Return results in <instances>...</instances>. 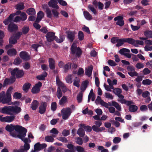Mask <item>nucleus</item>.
<instances>
[{
    "instance_id": "obj_1",
    "label": "nucleus",
    "mask_w": 152,
    "mask_h": 152,
    "mask_svg": "<svg viewBox=\"0 0 152 152\" xmlns=\"http://www.w3.org/2000/svg\"><path fill=\"white\" fill-rule=\"evenodd\" d=\"M6 130L10 132L12 137L22 139V137H25L27 130L22 126L19 125H14L12 124L7 125L5 127Z\"/></svg>"
},
{
    "instance_id": "obj_2",
    "label": "nucleus",
    "mask_w": 152,
    "mask_h": 152,
    "mask_svg": "<svg viewBox=\"0 0 152 152\" xmlns=\"http://www.w3.org/2000/svg\"><path fill=\"white\" fill-rule=\"evenodd\" d=\"M18 106L16 105L14 106H5L3 107H1L0 112L8 115L17 114L21 111L20 108L18 107Z\"/></svg>"
},
{
    "instance_id": "obj_3",
    "label": "nucleus",
    "mask_w": 152,
    "mask_h": 152,
    "mask_svg": "<svg viewBox=\"0 0 152 152\" xmlns=\"http://www.w3.org/2000/svg\"><path fill=\"white\" fill-rule=\"evenodd\" d=\"M5 93L3 91L0 93V102H1L3 104H7L8 105H19L20 104L18 102H11V97L6 95V97H5Z\"/></svg>"
},
{
    "instance_id": "obj_4",
    "label": "nucleus",
    "mask_w": 152,
    "mask_h": 152,
    "mask_svg": "<svg viewBox=\"0 0 152 152\" xmlns=\"http://www.w3.org/2000/svg\"><path fill=\"white\" fill-rule=\"evenodd\" d=\"M25 137H22V139H20L25 143L23 147H21L19 150L15 149L14 150L13 152H27L28 150L30 149V145L29 143L31 142L30 139L25 138Z\"/></svg>"
},
{
    "instance_id": "obj_5",
    "label": "nucleus",
    "mask_w": 152,
    "mask_h": 152,
    "mask_svg": "<svg viewBox=\"0 0 152 152\" xmlns=\"http://www.w3.org/2000/svg\"><path fill=\"white\" fill-rule=\"evenodd\" d=\"M72 53L75 55L77 57L80 56L81 54V52L79 48L77 47L76 43L75 42L73 43L71 47Z\"/></svg>"
},
{
    "instance_id": "obj_6",
    "label": "nucleus",
    "mask_w": 152,
    "mask_h": 152,
    "mask_svg": "<svg viewBox=\"0 0 152 152\" xmlns=\"http://www.w3.org/2000/svg\"><path fill=\"white\" fill-rule=\"evenodd\" d=\"M61 112L63 119L64 120H66L70 115L72 111L70 108L67 107L61 110Z\"/></svg>"
},
{
    "instance_id": "obj_7",
    "label": "nucleus",
    "mask_w": 152,
    "mask_h": 152,
    "mask_svg": "<svg viewBox=\"0 0 152 152\" xmlns=\"http://www.w3.org/2000/svg\"><path fill=\"white\" fill-rule=\"evenodd\" d=\"M11 73L13 76H16L17 77L20 78L23 75L24 73L22 70H19L17 68H15L12 71Z\"/></svg>"
},
{
    "instance_id": "obj_8",
    "label": "nucleus",
    "mask_w": 152,
    "mask_h": 152,
    "mask_svg": "<svg viewBox=\"0 0 152 152\" xmlns=\"http://www.w3.org/2000/svg\"><path fill=\"white\" fill-rule=\"evenodd\" d=\"M15 116L14 115L7 116L0 118V121L2 122H5L10 123L12 122L15 119Z\"/></svg>"
},
{
    "instance_id": "obj_9",
    "label": "nucleus",
    "mask_w": 152,
    "mask_h": 152,
    "mask_svg": "<svg viewBox=\"0 0 152 152\" xmlns=\"http://www.w3.org/2000/svg\"><path fill=\"white\" fill-rule=\"evenodd\" d=\"M42 84L40 82L36 84L32 88L31 92L33 94H37L40 91V88L42 86Z\"/></svg>"
},
{
    "instance_id": "obj_10",
    "label": "nucleus",
    "mask_w": 152,
    "mask_h": 152,
    "mask_svg": "<svg viewBox=\"0 0 152 152\" xmlns=\"http://www.w3.org/2000/svg\"><path fill=\"white\" fill-rule=\"evenodd\" d=\"M114 20L116 22V24L120 26H123L124 24L123 18L122 16H118L114 18Z\"/></svg>"
},
{
    "instance_id": "obj_11",
    "label": "nucleus",
    "mask_w": 152,
    "mask_h": 152,
    "mask_svg": "<svg viewBox=\"0 0 152 152\" xmlns=\"http://www.w3.org/2000/svg\"><path fill=\"white\" fill-rule=\"evenodd\" d=\"M128 74L131 76L133 77L137 75V73L135 71L134 68L131 66H129L127 67Z\"/></svg>"
},
{
    "instance_id": "obj_12",
    "label": "nucleus",
    "mask_w": 152,
    "mask_h": 152,
    "mask_svg": "<svg viewBox=\"0 0 152 152\" xmlns=\"http://www.w3.org/2000/svg\"><path fill=\"white\" fill-rule=\"evenodd\" d=\"M47 146L46 144L43 143L40 144L39 142H38L36 144L34 145V150L32 151H38L41 150L42 149L45 148Z\"/></svg>"
},
{
    "instance_id": "obj_13",
    "label": "nucleus",
    "mask_w": 152,
    "mask_h": 152,
    "mask_svg": "<svg viewBox=\"0 0 152 152\" xmlns=\"http://www.w3.org/2000/svg\"><path fill=\"white\" fill-rule=\"evenodd\" d=\"M47 41L48 42H51L56 38L55 33L52 32H49L47 33L46 35Z\"/></svg>"
},
{
    "instance_id": "obj_14",
    "label": "nucleus",
    "mask_w": 152,
    "mask_h": 152,
    "mask_svg": "<svg viewBox=\"0 0 152 152\" xmlns=\"http://www.w3.org/2000/svg\"><path fill=\"white\" fill-rule=\"evenodd\" d=\"M95 102L96 104H100L108 108V104L102 100L101 97L99 96H97Z\"/></svg>"
},
{
    "instance_id": "obj_15",
    "label": "nucleus",
    "mask_w": 152,
    "mask_h": 152,
    "mask_svg": "<svg viewBox=\"0 0 152 152\" xmlns=\"http://www.w3.org/2000/svg\"><path fill=\"white\" fill-rule=\"evenodd\" d=\"M46 106L47 104L46 102H42L39 107V113L41 114L44 113L45 111Z\"/></svg>"
},
{
    "instance_id": "obj_16",
    "label": "nucleus",
    "mask_w": 152,
    "mask_h": 152,
    "mask_svg": "<svg viewBox=\"0 0 152 152\" xmlns=\"http://www.w3.org/2000/svg\"><path fill=\"white\" fill-rule=\"evenodd\" d=\"M57 4V2L56 0H50V1L48 2V4L50 7L56 9L59 8Z\"/></svg>"
},
{
    "instance_id": "obj_17",
    "label": "nucleus",
    "mask_w": 152,
    "mask_h": 152,
    "mask_svg": "<svg viewBox=\"0 0 152 152\" xmlns=\"http://www.w3.org/2000/svg\"><path fill=\"white\" fill-rule=\"evenodd\" d=\"M20 57L23 59L27 60L30 59L29 55L26 52L22 51L20 53Z\"/></svg>"
},
{
    "instance_id": "obj_18",
    "label": "nucleus",
    "mask_w": 152,
    "mask_h": 152,
    "mask_svg": "<svg viewBox=\"0 0 152 152\" xmlns=\"http://www.w3.org/2000/svg\"><path fill=\"white\" fill-rule=\"evenodd\" d=\"M15 16L14 14H11L9 17L5 20L4 23L5 25H7L9 23H11L13 21V18Z\"/></svg>"
},
{
    "instance_id": "obj_19",
    "label": "nucleus",
    "mask_w": 152,
    "mask_h": 152,
    "mask_svg": "<svg viewBox=\"0 0 152 152\" xmlns=\"http://www.w3.org/2000/svg\"><path fill=\"white\" fill-rule=\"evenodd\" d=\"M17 28V26L13 23H10L8 26V30L11 32L16 31Z\"/></svg>"
},
{
    "instance_id": "obj_20",
    "label": "nucleus",
    "mask_w": 152,
    "mask_h": 152,
    "mask_svg": "<svg viewBox=\"0 0 152 152\" xmlns=\"http://www.w3.org/2000/svg\"><path fill=\"white\" fill-rule=\"evenodd\" d=\"M19 38V36L16 35L15 36H12L9 39V42L10 44H14L16 43L17 40Z\"/></svg>"
},
{
    "instance_id": "obj_21",
    "label": "nucleus",
    "mask_w": 152,
    "mask_h": 152,
    "mask_svg": "<svg viewBox=\"0 0 152 152\" xmlns=\"http://www.w3.org/2000/svg\"><path fill=\"white\" fill-rule=\"evenodd\" d=\"M93 69L92 66L90 65L88 68H87L85 70V74L88 77H90L92 73V71Z\"/></svg>"
},
{
    "instance_id": "obj_22",
    "label": "nucleus",
    "mask_w": 152,
    "mask_h": 152,
    "mask_svg": "<svg viewBox=\"0 0 152 152\" xmlns=\"http://www.w3.org/2000/svg\"><path fill=\"white\" fill-rule=\"evenodd\" d=\"M99 127L96 125H94L92 126V129L94 131L96 132H101L105 129L104 127Z\"/></svg>"
},
{
    "instance_id": "obj_23",
    "label": "nucleus",
    "mask_w": 152,
    "mask_h": 152,
    "mask_svg": "<svg viewBox=\"0 0 152 152\" xmlns=\"http://www.w3.org/2000/svg\"><path fill=\"white\" fill-rule=\"evenodd\" d=\"M125 42L129 44L133 45L135 47H137V45L135 44V40L132 38H125Z\"/></svg>"
},
{
    "instance_id": "obj_24",
    "label": "nucleus",
    "mask_w": 152,
    "mask_h": 152,
    "mask_svg": "<svg viewBox=\"0 0 152 152\" xmlns=\"http://www.w3.org/2000/svg\"><path fill=\"white\" fill-rule=\"evenodd\" d=\"M31 86V84L30 83H25L23 86V90L24 92H27L28 91Z\"/></svg>"
},
{
    "instance_id": "obj_25",
    "label": "nucleus",
    "mask_w": 152,
    "mask_h": 152,
    "mask_svg": "<svg viewBox=\"0 0 152 152\" xmlns=\"http://www.w3.org/2000/svg\"><path fill=\"white\" fill-rule=\"evenodd\" d=\"M44 14L42 11H39L37 14V17L36 20V22H39L43 17Z\"/></svg>"
},
{
    "instance_id": "obj_26",
    "label": "nucleus",
    "mask_w": 152,
    "mask_h": 152,
    "mask_svg": "<svg viewBox=\"0 0 152 152\" xmlns=\"http://www.w3.org/2000/svg\"><path fill=\"white\" fill-rule=\"evenodd\" d=\"M49 62L50 68L51 69H54L55 68V62L51 58H49Z\"/></svg>"
},
{
    "instance_id": "obj_27",
    "label": "nucleus",
    "mask_w": 152,
    "mask_h": 152,
    "mask_svg": "<svg viewBox=\"0 0 152 152\" xmlns=\"http://www.w3.org/2000/svg\"><path fill=\"white\" fill-rule=\"evenodd\" d=\"M75 33L74 32H69L68 33L67 37L71 41H72L74 38Z\"/></svg>"
},
{
    "instance_id": "obj_28",
    "label": "nucleus",
    "mask_w": 152,
    "mask_h": 152,
    "mask_svg": "<svg viewBox=\"0 0 152 152\" xmlns=\"http://www.w3.org/2000/svg\"><path fill=\"white\" fill-rule=\"evenodd\" d=\"M39 102L36 100H34L33 101L31 104V107L33 110H35L38 106Z\"/></svg>"
},
{
    "instance_id": "obj_29",
    "label": "nucleus",
    "mask_w": 152,
    "mask_h": 152,
    "mask_svg": "<svg viewBox=\"0 0 152 152\" xmlns=\"http://www.w3.org/2000/svg\"><path fill=\"white\" fill-rule=\"evenodd\" d=\"M88 83L87 81H85L83 82L82 85L81 86V92H82L86 90L87 87Z\"/></svg>"
},
{
    "instance_id": "obj_30",
    "label": "nucleus",
    "mask_w": 152,
    "mask_h": 152,
    "mask_svg": "<svg viewBox=\"0 0 152 152\" xmlns=\"http://www.w3.org/2000/svg\"><path fill=\"white\" fill-rule=\"evenodd\" d=\"M7 53L9 55L12 56L16 55V51L15 49L12 48L9 50L7 51Z\"/></svg>"
},
{
    "instance_id": "obj_31",
    "label": "nucleus",
    "mask_w": 152,
    "mask_h": 152,
    "mask_svg": "<svg viewBox=\"0 0 152 152\" xmlns=\"http://www.w3.org/2000/svg\"><path fill=\"white\" fill-rule=\"evenodd\" d=\"M83 15L85 18L87 20H90L92 19V17L91 15L87 11H84Z\"/></svg>"
},
{
    "instance_id": "obj_32",
    "label": "nucleus",
    "mask_w": 152,
    "mask_h": 152,
    "mask_svg": "<svg viewBox=\"0 0 152 152\" xmlns=\"http://www.w3.org/2000/svg\"><path fill=\"white\" fill-rule=\"evenodd\" d=\"M111 105L115 107L118 110L121 111V107L118 103L112 101L111 102Z\"/></svg>"
},
{
    "instance_id": "obj_33",
    "label": "nucleus",
    "mask_w": 152,
    "mask_h": 152,
    "mask_svg": "<svg viewBox=\"0 0 152 152\" xmlns=\"http://www.w3.org/2000/svg\"><path fill=\"white\" fill-rule=\"evenodd\" d=\"M26 12L29 15H34L36 14L35 10L32 8L28 9L26 11Z\"/></svg>"
},
{
    "instance_id": "obj_34",
    "label": "nucleus",
    "mask_w": 152,
    "mask_h": 152,
    "mask_svg": "<svg viewBox=\"0 0 152 152\" xmlns=\"http://www.w3.org/2000/svg\"><path fill=\"white\" fill-rule=\"evenodd\" d=\"M77 133L79 136L81 137H83L85 134L84 131L81 128H79L78 130Z\"/></svg>"
},
{
    "instance_id": "obj_35",
    "label": "nucleus",
    "mask_w": 152,
    "mask_h": 152,
    "mask_svg": "<svg viewBox=\"0 0 152 152\" xmlns=\"http://www.w3.org/2000/svg\"><path fill=\"white\" fill-rule=\"evenodd\" d=\"M130 52V50L129 49L125 48L121 49L119 51L120 53L124 55H125L126 53H129Z\"/></svg>"
},
{
    "instance_id": "obj_36",
    "label": "nucleus",
    "mask_w": 152,
    "mask_h": 152,
    "mask_svg": "<svg viewBox=\"0 0 152 152\" xmlns=\"http://www.w3.org/2000/svg\"><path fill=\"white\" fill-rule=\"evenodd\" d=\"M67 147L72 152H75L76 147L73 145L71 144H68L66 145Z\"/></svg>"
},
{
    "instance_id": "obj_37",
    "label": "nucleus",
    "mask_w": 152,
    "mask_h": 152,
    "mask_svg": "<svg viewBox=\"0 0 152 152\" xmlns=\"http://www.w3.org/2000/svg\"><path fill=\"white\" fill-rule=\"evenodd\" d=\"M81 127L83 128L87 132H90L91 130V127L89 126H86L84 124H81L80 125Z\"/></svg>"
},
{
    "instance_id": "obj_38",
    "label": "nucleus",
    "mask_w": 152,
    "mask_h": 152,
    "mask_svg": "<svg viewBox=\"0 0 152 152\" xmlns=\"http://www.w3.org/2000/svg\"><path fill=\"white\" fill-rule=\"evenodd\" d=\"M56 83L58 86V88H61L64 86V84L61 82L59 78L58 77H56Z\"/></svg>"
},
{
    "instance_id": "obj_39",
    "label": "nucleus",
    "mask_w": 152,
    "mask_h": 152,
    "mask_svg": "<svg viewBox=\"0 0 152 152\" xmlns=\"http://www.w3.org/2000/svg\"><path fill=\"white\" fill-rule=\"evenodd\" d=\"M138 109V107L137 106L132 105H130L129 107V110L132 112H134L136 111Z\"/></svg>"
},
{
    "instance_id": "obj_40",
    "label": "nucleus",
    "mask_w": 152,
    "mask_h": 152,
    "mask_svg": "<svg viewBox=\"0 0 152 152\" xmlns=\"http://www.w3.org/2000/svg\"><path fill=\"white\" fill-rule=\"evenodd\" d=\"M47 74L45 72L43 74L39 75L37 76V78L39 80H44L45 78L47 76Z\"/></svg>"
},
{
    "instance_id": "obj_41",
    "label": "nucleus",
    "mask_w": 152,
    "mask_h": 152,
    "mask_svg": "<svg viewBox=\"0 0 152 152\" xmlns=\"http://www.w3.org/2000/svg\"><path fill=\"white\" fill-rule=\"evenodd\" d=\"M79 83V78L77 77H75L73 85L77 87H80Z\"/></svg>"
},
{
    "instance_id": "obj_42",
    "label": "nucleus",
    "mask_w": 152,
    "mask_h": 152,
    "mask_svg": "<svg viewBox=\"0 0 152 152\" xmlns=\"http://www.w3.org/2000/svg\"><path fill=\"white\" fill-rule=\"evenodd\" d=\"M144 35L147 37L152 38V31L149 30L145 31L144 32Z\"/></svg>"
},
{
    "instance_id": "obj_43",
    "label": "nucleus",
    "mask_w": 152,
    "mask_h": 152,
    "mask_svg": "<svg viewBox=\"0 0 152 152\" xmlns=\"http://www.w3.org/2000/svg\"><path fill=\"white\" fill-rule=\"evenodd\" d=\"M65 39V37L64 35H61L60 37L59 38H56H56L54 39L57 42L61 43Z\"/></svg>"
},
{
    "instance_id": "obj_44",
    "label": "nucleus",
    "mask_w": 152,
    "mask_h": 152,
    "mask_svg": "<svg viewBox=\"0 0 152 152\" xmlns=\"http://www.w3.org/2000/svg\"><path fill=\"white\" fill-rule=\"evenodd\" d=\"M125 39H118V43L116 44L117 46H120L123 45L125 42Z\"/></svg>"
},
{
    "instance_id": "obj_45",
    "label": "nucleus",
    "mask_w": 152,
    "mask_h": 152,
    "mask_svg": "<svg viewBox=\"0 0 152 152\" xmlns=\"http://www.w3.org/2000/svg\"><path fill=\"white\" fill-rule=\"evenodd\" d=\"M72 76L71 75H68L66 78V80L67 83H72Z\"/></svg>"
},
{
    "instance_id": "obj_46",
    "label": "nucleus",
    "mask_w": 152,
    "mask_h": 152,
    "mask_svg": "<svg viewBox=\"0 0 152 152\" xmlns=\"http://www.w3.org/2000/svg\"><path fill=\"white\" fill-rule=\"evenodd\" d=\"M83 93L82 92H80L79 94L77 95V99L78 103L81 102L82 100Z\"/></svg>"
},
{
    "instance_id": "obj_47",
    "label": "nucleus",
    "mask_w": 152,
    "mask_h": 152,
    "mask_svg": "<svg viewBox=\"0 0 152 152\" xmlns=\"http://www.w3.org/2000/svg\"><path fill=\"white\" fill-rule=\"evenodd\" d=\"M13 90V88L12 87H10L7 89L6 94V96H8L9 97H11V93L12 92V91Z\"/></svg>"
},
{
    "instance_id": "obj_48",
    "label": "nucleus",
    "mask_w": 152,
    "mask_h": 152,
    "mask_svg": "<svg viewBox=\"0 0 152 152\" xmlns=\"http://www.w3.org/2000/svg\"><path fill=\"white\" fill-rule=\"evenodd\" d=\"M89 9L95 15H96L97 13V11L96 9L91 5H89L88 6Z\"/></svg>"
},
{
    "instance_id": "obj_49",
    "label": "nucleus",
    "mask_w": 152,
    "mask_h": 152,
    "mask_svg": "<svg viewBox=\"0 0 152 152\" xmlns=\"http://www.w3.org/2000/svg\"><path fill=\"white\" fill-rule=\"evenodd\" d=\"M45 12L47 14V17L50 18H52V14L50 10L49 9H47L46 10H45Z\"/></svg>"
},
{
    "instance_id": "obj_50",
    "label": "nucleus",
    "mask_w": 152,
    "mask_h": 152,
    "mask_svg": "<svg viewBox=\"0 0 152 152\" xmlns=\"http://www.w3.org/2000/svg\"><path fill=\"white\" fill-rule=\"evenodd\" d=\"M67 101V99L65 96H63L61 99L59 101V104L60 105L64 104Z\"/></svg>"
},
{
    "instance_id": "obj_51",
    "label": "nucleus",
    "mask_w": 152,
    "mask_h": 152,
    "mask_svg": "<svg viewBox=\"0 0 152 152\" xmlns=\"http://www.w3.org/2000/svg\"><path fill=\"white\" fill-rule=\"evenodd\" d=\"M113 91L115 94L117 95L121 93L122 92L121 90L118 88L114 89L113 90Z\"/></svg>"
},
{
    "instance_id": "obj_52",
    "label": "nucleus",
    "mask_w": 152,
    "mask_h": 152,
    "mask_svg": "<svg viewBox=\"0 0 152 152\" xmlns=\"http://www.w3.org/2000/svg\"><path fill=\"white\" fill-rule=\"evenodd\" d=\"M76 151H77V152H86L84 148L80 146H78L76 147L75 148Z\"/></svg>"
},
{
    "instance_id": "obj_53",
    "label": "nucleus",
    "mask_w": 152,
    "mask_h": 152,
    "mask_svg": "<svg viewBox=\"0 0 152 152\" xmlns=\"http://www.w3.org/2000/svg\"><path fill=\"white\" fill-rule=\"evenodd\" d=\"M45 141L47 142H53L54 140L53 138L51 136H48L45 137Z\"/></svg>"
},
{
    "instance_id": "obj_54",
    "label": "nucleus",
    "mask_w": 152,
    "mask_h": 152,
    "mask_svg": "<svg viewBox=\"0 0 152 152\" xmlns=\"http://www.w3.org/2000/svg\"><path fill=\"white\" fill-rule=\"evenodd\" d=\"M52 12L55 18H58L59 13L57 10H52Z\"/></svg>"
},
{
    "instance_id": "obj_55",
    "label": "nucleus",
    "mask_w": 152,
    "mask_h": 152,
    "mask_svg": "<svg viewBox=\"0 0 152 152\" xmlns=\"http://www.w3.org/2000/svg\"><path fill=\"white\" fill-rule=\"evenodd\" d=\"M75 142L77 143L80 145H82L83 143L82 139L79 137H77L75 138Z\"/></svg>"
},
{
    "instance_id": "obj_56",
    "label": "nucleus",
    "mask_w": 152,
    "mask_h": 152,
    "mask_svg": "<svg viewBox=\"0 0 152 152\" xmlns=\"http://www.w3.org/2000/svg\"><path fill=\"white\" fill-rule=\"evenodd\" d=\"M152 83V81L149 79H146L142 81V83L144 85H149Z\"/></svg>"
},
{
    "instance_id": "obj_57",
    "label": "nucleus",
    "mask_w": 152,
    "mask_h": 152,
    "mask_svg": "<svg viewBox=\"0 0 152 152\" xmlns=\"http://www.w3.org/2000/svg\"><path fill=\"white\" fill-rule=\"evenodd\" d=\"M21 96V94L18 92L15 93L13 95V98L16 99H20Z\"/></svg>"
},
{
    "instance_id": "obj_58",
    "label": "nucleus",
    "mask_w": 152,
    "mask_h": 152,
    "mask_svg": "<svg viewBox=\"0 0 152 152\" xmlns=\"http://www.w3.org/2000/svg\"><path fill=\"white\" fill-rule=\"evenodd\" d=\"M135 66L137 69H140L143 68L144 67V66L143 64L139 62L136 64Z\"/></svg>"
},
{
    "instance_id": "obj_59",
    "label": "nucleus",
    "mask_w": 152,
    "mask_h": 152,
    "mask_svg": "<svg viewBox=\"0 0 152 152\" xmlns=\"http://www.w3.org/2000/svg\"><path fill=\"white\" fill-rule=\"evenodd\" d=\"M78 37L79 39L80 40H82L84 39V35L83 32L81 31H79L78 32Z\"/></svg>"
},
{
    "instance_id": "obj_60",
    "label": "nucleus",
    "mask_w": 152,
    "mask_h": 152,
    "mask_svg": "<svg viewBox=\"0 0 152 152\" xmlns=\"http://www.w3.org/2000/svg\"><path fill=\"white\" fill-rule=\"evenodd\" d=\"M16 8L18 10H22L24 8V4L23 3H20L16 6Z\"/></svg>"
},
{
    "instance_id": "obj_61",
    "label": "nucleus",
    "mask_w": 152,
    "mask_h": 152,
    "mask_svg": "<svg viewBox=\"0 0 152 152\" xmlns=\"http://www.w3.org/2000/svg\"><path fill=\"white\" fill-rule=\"evenodd\" d=\"M130 26L132 30L133 31L137 30L140 28V26H135L131 24Z\"/></svg>"
},
{
    "instance_id": "obj_62",
    "label": "nucleus",
    "mask_w": 152,
    "mask_h": 152,
    "mask_svg": "<svg viewBox=\"0 0 152 152\" xmlns=\"http://www.w3.org/2000/svg\"><path fill=\"white\" fill-rule=\"evenodd\" d=\"M57 96L58 99H60L62 96V92L60 88H58L57 93Z\"/></svg>"
},
{
    "instance_id": "obj_63",
    "label": "nucleus",
    "mask_w": 152,
    "mask_h": 152,
    "mask_svg": "<svg viewBox=\"0 0 152 152\" xmlns=\"http://www.w3.org/2000/svg\"><path fill=\"white\" fill-rule=\"evenodd\" d=\"M20 19L22 20H25L27 18V15L24 12L20 14Z\"/></svg>"
},
{
    "instance_id": "obj_64",
    "label": "nucleus",
    "mask_w": 152,
    "mask_h": 152,
    "mask_svg": "<svg viewBox=\"0 0 152 152\" xmlns=\"http://www.w3.org/2000/svg\"><path fill=\"white\" fill-rule=\"evenodd\" d=\"M121 140V138L119 137H115L113 139V142L114 143H119Z\"/></svg>"
}]
</instances>
